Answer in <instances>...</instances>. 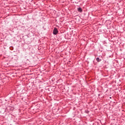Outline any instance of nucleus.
<instances>
[{
    "label": "nucleus",
    "instance_id": "obj_2",
    "mask_svg": "<svg viewBox=\"0 0 125 125\" xmlns=\"http://www.w3.org/2000/svg\"><path fill=\"white\" fill-rule=\"evenodd\" d=\"M77 10L78 12H83V9L81 7L77 8Z\"/></svg>",
    "mask_w": 125,
    "mask_h": 125
},
{
    "label": "nucleus",
    "instance_id": "obj_1",
    "mask_svg": "<svg viewBox=\"0 0 125 125\" xmlns=\"http://www.w3.org/2000/svg\"><path fill=\"white\" fill-rule=\"evenodd\" d=\"M53 33L54 35H57V34H58V29H57L56 28V27H55L54 28Z\"/></svg>",
    "mask_w": 125,
    "mask_h": 125
},
{
    "label": "nucleus",
    "instance_id": "obj_3",
    "mask_svg": "<svg viewBox=\"0 0 125 125\" xmlns=\"http://www.w3.org/2000/svg\"><path fill=\"white\" fill-rule=\"evenodd\" d=\"M101 59H100L99 57L96 58V61H97L98 62H101Z\"/></svg>",
    "mask_w": 125,
    "mask_h": 125
}]
</instances>
